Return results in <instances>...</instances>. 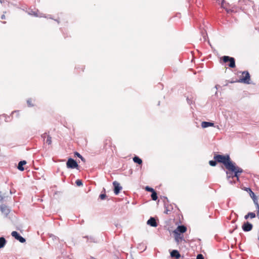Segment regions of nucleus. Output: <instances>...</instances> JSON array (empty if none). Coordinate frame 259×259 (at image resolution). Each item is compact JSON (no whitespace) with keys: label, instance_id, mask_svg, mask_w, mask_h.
<instances>
[{"label":"nucleus","instance_id":"1","mask_svg":"<svg viewBox=\"0 0 259 259\" xmlns=\"http://www.w3.org/2000/svg\"><path fill=\"white\" fill-rule=\"evenodd\" d=\"M214 159L217 162L223 163L227 169L233 163L231 161L229 155H217L214 156Z\"/></svg>","mask_w":259,"mask_h":259},{"label":"nucleus","instance_id":"2","mask_svg":"<svg viewBox=\"0 0 259 259\" xmlns=\"http://www.w3.org/2000/svg\"><path fill=\"white\" fill-rule=\"evenodd\" d=\"M227 169L228 170L231 171L232 172H233L234 178H236L237 181H239V176L241 173L243 172V169L238 166H235V163H234Z\"/></svg>","mask_w":259,"mask_h":259},{"label":"nucleus","instance_id":"3","mask_svg":"<svg viewBox=\"0 0 259 259\" xmlns=\"http://www.w3.org/2000/svg\"><path fill=\"white\" fill-rule=\"evenodd\" d=\"M222 59L224 62L227 63L229 62L228 66L231 68H234L235 67V61L234 58L230 57L229 56H225L222 57Z\"/></svg>","mask_w":259,"mask_h":259},{"label":"nucleus","instance_id":"4","mask_svg":"<svg viewBox=\"0 0 259 259\" xmlns=\"http://www.w3.org/2000/svg\"><path fill=\"white\" fill-rule=\"evenodd\" d=\"M242 75L243 77L239 79L238 82L249 84L250 83V75L248 72H243Z\"/></svg>","mask_w":259,"mask_h":259},{"label":"nucleus","instance_id":"5","mask_svg":"<svg viewBox=\"0 0 259 259\" xmlns=\"http://www.w3.org/2000/svg\"><path fill=\"white\" fill-rule=\"evenodd\" d=\"M66 165L67 168H74L78 167L77 163L73 159L70 158L68 159Z\"/></svg>","mask_w":259,"mask_h":259},{"label":"nucleus","instance_id":"6","mask_svg":"<svg viewBox=\"0 0 259 259\" xmlns=\"http://www.w3.org/2000/svg\"><path fill=\"white\" fill-rule=\"evenodd\" d=\"M113 185L114 186V193L115 195H118L120 190H121L122 187L120 186V184L117 181H114Z\"/></svg>","mask_w":259,"mask_h":259},{"label":"nucleus","instance_id":"7","mask_svg":"<svg viewBox=\"0 0 259 259\" xmlns=\"http://www.w3.org/2000/svg\"><path fill=\"white\" fill-rule=\"evenodd\" d=\"M187 230V228L184 226H179L176 230H174V234L177 236L178 235H180L179 233H183Z\"/></svg>","mask_w":259,"mask_h":259},{"label":"nucleus","instance_id":"8","mask_svg":"<svg viewBox=\"0 0 259 259\" xmlns=\"http://www.w3.org/2000/svg\"><path fill=\"white\" fill-rule=\"evenodd\" d=\"M11 235L13 237H14L16 239L19 240L21 243H24L25 242V239L20 236L17 232L13 231L11 233Z\"/></svg>","mask_w":259,"mask_h":259},{"label":"nucleus","instance_id":"9","mask_svg":"<svg viewBox=\"0 0 259 259\" xmlns=\"http://www.w3.org/2000/svg\"><path fill=\"white\" fill-rule=\"evenodd\" d=\"M252 225L248 222L245 223L242 225V229L245 232L250 231L252 229Z\"/></svg>","mask_w":259,"mask_h":259},{"label":"nucleus","instance_id":"10","mask_svg":"<svg viewBox=\"0 0 259 259\" xmlns=\"http://www.w3.org/2000/svg\"><path fill=\"white\" fill-rule=\"evenodd\" d=\"M147 225H150L152 227H156L157 226V224L156 222L155 219L154 218H150L147 222Z\"/></svg>","mask_w":259,"mask_h":259},{"label":"nucleus","instance_id":"11","mask_svg":"<svg viewBox=\"0 0 259 259\" xmlns=\"http://www.w3.org/2000/svg\"><path fill=\"white\" fill-rule=\"evenodd\" d=\"M0 210L5 215H7L10 212L9 209L5 205L0 206Z\"/></svg>","mask_w":259,"mask_h":259},{"label":"nucleus","instance_id":"12","mask_svg":"<svg viewBox=\"0 0 259 259\" xmlns=\"http://www.w3.org/2000/svg\"><path fill=\"white\" fill-rule=\"evenodd\" d=\"M214 123L212 122L203 121L201 123V126L202 128H206L209 126H213Z\"/></svg>","mask_w":259,"mask_h":259},{"label":"nucleus","instance_id":"13","mask_svg":"<svg viewBox=\"0 0 259 259\" xmlns=\"http://www.w3.org/2000/svg\"><path fill=\"white\" fill-rule=\"evenodd\" d=\"M170 255L172 257H175L177 259L179 258L181 256L180 254L177 250H173L171 252Z\"/></svg>","mask_w":259,"mask_h":259},{"label":"nucleus","instance_id":"14","mask_svg":"<svg viewBox=\"0 0 259 259\" xmlns=\"http://www.w3.org/2000/svg\"><path fill=\"white\" fill-rule=\"evenodd\" d=\"M26 162L25 160L21 161L19 162L18 165V169L21 171L24 170V168L23 166L26 164Z\"/></svg>","mask_w":259,"mask_h":259},{"label":"nucleus","instance_id":"15","mask_svg":"<svg viewBox=\"0 0 259 259\" xmlns=\"http://www.w3.org/2000/svg\"><path fill=\"white\" fill-rule=\"evenodd\" d=\"M133 161L135 163H137L139 164H141L142 163V160H141V159H140L139 157L137 156H135L133 158Z\"/></svg>","mask_w":259,"mask_h":259},{"label":"nucleus","instance_id":"16","mask_svg":"<svg viewBox=\"0 0 259 259\" xmlns=\"http://www.w3.org/2000/svg\"><path fill=\"white\" fill-rule=\"evenodd\" d=\"M227 177L228 180H229L230 178H234V172H232L231 171L229 170V171L226 172Z\"/></svg>","mask_w":259,"mask_h":259},{"label":"nucleus","instance_id":"17","mask_svg":"<svg viewBox=\"0 0 259 259\" xmlns=\"http://www.w3.org/2000/svg\"><path fill=\"white\" fill-rule=\"evenodd\" d=\"M6 244V240L3 237L0 238V248H3L4 247Z\"/></svg>","mask_w":259,"mask_h":259},{"label":"nucleus","instance_id":"18","mask_svg":"<svg viewBox=\"0 0 259 259\" xmlns=\"http://www.w3.org/2000/svg\"><path fill=\"white\" fill-rule=\"evenodd\" d=\"M250 217L251 219L255 218V214L253 212H249L245 216V219H247Z\"/></svg>","mask_w":259,"mask_h":259},{"label":"nucleus","instance_id":"19","mask_svg":"<svg viewBox=\"0 0 259 259\" xmlns=\"http://www.w3.org/2000/svg\"><path fill=\"white\" fill-rule=\"evenodd\" d=\"M151 198L153 200H156L157 199V194L155 191L152 193Z\"/></svg>","mask_w":259,"mask_h":259},{"label":"nucleus","instance_id":"20","mask_svg":"<svg viewBox=\"0 0 259 259\" xmlns=\"http://www.w3.org/2000/svg\"><path fill=\"white\" fill-rule=\"evenodd\" d=\"M226 11L227 13L230 14L233 12H235V10H234V7H232L231 9H228V8H225Z\"/></svg>","mask_w":259,"mask_h":259},{"label":"nucleus","instance_id":"21","mask_svg":"<svg viewBox=\"0 0 259 259\" xmlns=\"http://www.w3.org/2000/svg\"><path fill=\"white\" fill-rule=\"evenodd\" d=\"M46 143L48 145H51L52 143L51 137L49 135L47 136V138L46 141Z\"/></svg>","mask_w":259,"mask_h":259},{"label":"nucleus","instance_id":"22","mask_svg":"<svg viewBox=\"0 0 259 259\" xmlns=\"http://www.w3.org/2000/svg\"><path fill=\"white\" fill-rule=\"evenodd\" d=\"M209 163L211 166H214L217 164V161H215V160L214 161L210 160L209 161Z\"/></svg>","mask_w":259,"mask_h":259},{"label":"nucleus","instance_id":"23","mask_svg":"<svg viewBox=\"0 0 259 259\" xmlns=\"http://www.w3.org/2000/svg\"><path fill=\"white\" fill-rule=\"evenodd\" d=\"M76 184L78 186H80L82 185V181L80 180H77L75 182Z\"/></svg>","mask_w":259,"mask_h":259},{"label":"nucleus","instance_id":"24","mask_svg":"<svg viewBox=\"0 0 259 259\" xmlns=\"http://www.w3.org/2000/svg\"><path fill=\"white\" fill-rule=\"evenodd\" d=\"M146 190L149 192H151L152 193L154 191V190L153 188L149 187L148 186L146 187Z\"/></svg>","mask_w":259,"mask_h":259},{"label":"nucleus","instance_id":"25","mask_svg":"<svg viewBox=\"0 0 259 259\" xmlns=\"http://www.w3.org/2000/svg\"><path fill=\"white\" fill-rule=\"evenodd\" d=\"M196 259H204V257L202 254H199L197 255Z\"/></svg>","mask_w":259,"mask_h":259},{"label":"nucleus","instance_id":"26","mask_svg":"<svg viewBox=\"0 0 259 259\" xmlns=\"http://www.w3.org/2000/svg\"><path fill=\"white\" fill-rule=\"evenodd\" d=\"M106 197V195L104 194H102L100 195V198L101 199H105V198Z\"/></svg>","mask_w":259,"mask_h":259},{"label":"nucleus","instance_id":"27","mask_svg":"<svg viewBox=\"0 0 259 259\" xmlns=\"http://www.w3.org/2000/svg\"><path fill=\"white\" fill-rule=\"evenodd\" d=\"M47 136L48 135L46 133H45L41 135V138L45 140L46 138H47Z\"/></svg>","mask_w":259,"mask_h":259},{"label":"nucleus","instance_id":"28","mask_svg":"<svg viewBox=\"0 0 259 259\" xmlns=\"http://www.w3.org/2000/svg\"><path fill=\"white\" fill-rule=\"evenodd\" d=\"M74 154L75 156H77L79 158L81 157V155L79 153H78L77 152H75Z\"/></svg>","mask_w":259,"mask_h":259},{"label":"nucleus","instance_id":"29","mask_svg":"<svg viewBox=\"0 0 259 259\" xmlns=\"http://www.w3.org/2000/svg\"><path fill=\"white\" fill-rule=\"evenodd\" d=\"M27 104L29 106H32V105L30 103V100H27Z\"/></svg>","mask_w":259,"mask_h":259},{"label":"nucleus","instance_id":"30","mask_svg":"<svg viewBox=\"0 0 259 259\" xmlns=\"http://www.w3.org/2000/svg\"><path fill=\"white\" fill-rule=\"evenodd\" d=\"M249 191L251 192V195H250V196H254V193L250 189H249Z\"/></svg>","mask_w":259,"mask_h":259},{"label":"nucleus","instance_id":"31","mask_svg":"<svg viewBox=\"0 0 259 259\" xmlns=\"http://www.w3.org/2000/svg\"><path fill=\"white\" fill-rule=\"evenodd\" d=\"M249 191L251 192V195H250V196H254V193L250 189H249Z\"/></svg>","mask_w":259,"mask_h":259},{"label":"nucleus","instance_id":"32","mask_svg":"<svg viewBox=\"0 0 259 259\" xmlns=\"http://www.w3.org/2000/svg\"><path fill=\"white\" fill-rule=\"evenodd\" d=\"M249 191L251 192V195H250V196H254V193L250 189H249Z\"/></svg>","mask_w":259,"mask_h":259},{"label":"nucleus","instance_id":"33","mask_svg":"<svg viewBox=\"0 0 259 259\" xmlns=\"http://www.w3.org/2000/svg\"><path fill=\"white\" fill-rule=\"evenodd\" d=\"M80 158L82 161L85 162V159L82 156L81 157H80Z\"/></svg>","mask_w":259,"mask_h":259},{"label":"nucleus","instance_id":"34","mask_svg":"<svg viewBox=\"0 0 259 259\" xmlns=\"http://www.w3.org/2000/svg\"><path fill=\"white\" fill-rule=\"evenodd\" d=\"M1 18H2V19H5V15H3L2 16V17H1Z\"/></svg>","mask_w":259,"mask_h":259},{"label":"nucleus","instance_id":"35","mask_svg":"<svg viewBox=\"0 0 259 259\" xmlns=\"http://www.w3.org/2000/svg\"><path fill=\"white\" fill-rule=\"evenodd\" d=\"M90 259H95L94 257H91Z\"/></svg>","mask_w":259,"mask_h":259},{"label":"nucleus","instance_id":"36","mask_svg":"<svg viewBox=\"0 0 259 259\" xmlns=\"http://www.w3.org/2000/svg\"><path fill=\"white\" fill-rule=\"evenodd\" d=\"M0 2H1V3H2V1L1 0H0Z\"/></svg>","mask_w":259,"mask_h":259},{"label":"nucleus","instance_id":"37","mask_svg":"<svg viewBox=\"0 0 259 259\" xmlns=\"http://www.w3.org/2000/svg\"><path fill=\"white\" fill-rule=\"evenodd\" d=\"M224 1V0H223V2Z\"/></svg>","mask_w":259,"mask_h":259}]
</instances>
